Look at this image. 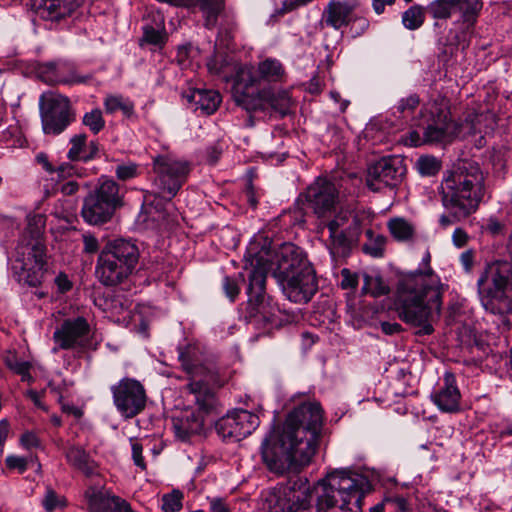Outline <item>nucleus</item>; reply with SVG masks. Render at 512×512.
Here are the masks:
<instances>
[{
    "instance_id": "f257e3e1",
    "label": "nucleus",
    "mask_w": 512,
    "mask_h": 512,
    "mask_svg": "<svg viewBox=\"0 0 512 512\" xmlns=\"http://www.w3.org/2000/svg\"><path fill=\"white\" fill-rule=\"evenodd\" d=\"M323 419L318 402L307 401L291 410L281 432H271L262 442L261 457L266 467L283 474L307 466L316 453Z\"/></svg>"
},
{
    "instance_id": "f03ea898",
    "label": "nucleus",
    "mask_w": 512,
    "mask_h": 512,
    "mask_svg": "<svg viewBox=\"0 0 512 512\" xmlns=\"http://www.w3.org/2000/svg\"><path fill=\"white\" fill-rule=\"evenodd\" d=\"M431 254L426 251L420 267L402 274L398 280L394 306L404 323L417 328L416 334L430 335L433 323L440 317L445 285L430 266Z\"/></svg>"
},
{
    "instance_id": "7ed1b4c3",
    "label": "nucleus",
    "mask_w": 512,
    "mask_h": 512,
    "mask_svg": "<svg viewBox=\"0 0 512 512\" xmlns=\"http://www.w3.org/2000/svg\"><path fill=\"white\" fill-rule=\"evenodd\" d=\"M439 189L446 211L439 223L448 227L478 210L487 194L486 177L477 163L460 161L445 171Z\"/></svg>"
},
{
    "instance_id": "20e7f679",
    "label": "nucleus",
    "mask_w": 512,
    "mask_h": 512,
    "mask_svg": "<svg viewBox=\"0 0 512 512\" xmlns=\"http://www.w3.org/2000/svg\"><path fill=\"white\" fill-rule=\"evenodd\" d=\"M178 358L182 369L188 374L187 390L193 396L198 414L191 413L186 420L174 424L176 435L186 440L190 435L200 432L204 425L203 415L217 409L216 389L224 385L217 371L200 361V352L195 345L178 348Z\"/></svg>"
},
{
    "instance_id": "39448f33",
    "label": "nucleus",
    "mask_w": 512,
    "mask_h": 512,
    "mask_svg": "<svg viewBox=\"0 0 512 512\" xmlns=\"http://www.w3.org/2000/svg\"><path fill=\"white\" fill-rule=\"evenodd\" d=\"M153 171L155 173L154 186L161 197L145 196L138 221L147 228H158L165 220L162 208V199L170 201L177 195L190 173L189 162L176 157L171 153H164L153 157Z\"/></svg>"
},
{
    "instance_id": "423d86ee",
    "label": "nucleus",
    "mask_w": 512,
    "mask_h": 512,
    "mask_svg": "<svg viewBox=\"0 0 512 512\" xmlns=\"http://www.w3.org/2000/svg\"><path fill=\"white\" fill-rule=\"evenodd\" d=\"M274 277L285 296L295 303H307L318 286L313 268L304 251L292 243H284L275 254Z\"/></svg>"
},
{
    "instance_id": "0eeeda50",
    "label": "nucleus",
    "mask_w": 512,
    "mask_h": 512,
    "mask_svg": "<svg viewBox=\"0 0 512 512\" xmlns=\"http://www.w3.org/2000/svg\"><path fill=\"white\" fill-rule=\"evenodd\" d=\"M317 484L321 488L317 512H362L363 498L371 487L365 476L345 469L328 473Z\"/></svg>"
},
{
    "instance_id": "6e6552de",
    "label": "nucleus",
    "mask_w": 512,
    "mask_h": 512,
    "mask_svg": "<svg viewBox=\"0 0 512 512\" xmlns=\"http://www.w3.org/2000/svg\"><path fill=\"white\" fill-rule=\"evenodd\" d=\"M285 75L284 66L274 58H266L256 67L240 66L233 77L232 97L238 106L252 111L259 107L261 101L256 93L271 87V84L283 82Z\"/></svg>"
},
{
    "instance_id": "1a4fd4ad",
    "label": "nucleus",
    "mask_w": 512,
    "mask_h": 512,
    "mask_svg": "<svg viewBox=\"0 0 512 512\" xmlns=\"http://www.w3.org/2000/svg\"><path fill=\"white\" fill-rule=\"evenodd\" d=\"M478 293L486 312L498 315L504 325L512 313V264L496 261L486 268L477 280Z\"/></svg>"
},
{
    "instance_id": "9d476101",
    "label": "nucleus",
    "mask_w": 512,
    "mask_h": 512,
    "mask_svg": "<svg viewBox=\"0 0 512 512\" xmlns=\"http://www.w3.org/2000/svg\"><path fill=\"white\" fill-rule=\"evenodd\" d=\"M138 259L139 251L134 243L116 239L108 243L100 253L96 274L104 285H117L133 272Z\"/></svg>"
},
{
    "instance_id": "9b49d317",
    "label": "nucleus",
    "mask_w": 512,
    "mask_h": 512,
    "mask_svg": "<svg viewBox=\"0 0 512 512\" xmlns=\"http://www.w3.org/2000/svg\"><path fill=\"white\" fill-rule=\"evenodd\" d=\"M248 271V306L249 316L265 324H273L276 321L279 308L265 293L266 276L271 269L269 260L261 254L252 256Z\"/></svg>"
},
{
    "instance_id": "f8f14e48",
    "label": "nucleus",
    "mask_w": 512,
    "mask_h": 512,
    "mask_svg": "<svg viewBox=\"0 0 512 512\" xmlns=\"http://www.w3.org/2000/svg\"><path fill=\"white\" fill-rule=\"evenodd\" d=\"M123 205V195L119 185L102 176L98 184L83 200L81 216L90 225L109 222L115 211Z\"/></svg>"
},
{
    "instance_id": "ddd939ff",
    "label": "nucleus",
    "mask_w": 512,
    "mask_h": 512,
    "mask_svg": "<svg viewBox=\"0 0 512 512\" xmlns=\"http://www.w3.org/2000/svg\"><path fill=\"white\" fill-rule=\"evenodd\" d=\"M43 132L46 135H59L75 121V112L68 97L45 92L39 99Z\"/></svg>"
},
{
    "instance_id": "4468645a",
    "label": "nucleus",
    "mask_w": 512,
    "mask_h": 512,
    "mask_svg": "<svg viewBox=\"0 0 512 512\" xmlns=\"http://www.w3.org/2000/svg\"><path fill=\"white\" fill-rule=\"evenodd\" d=\"M12 272L19 283L33 287L40 285L46 272L45 246L36 241L18 247Z\"/></svg>"
},
{
    "instance_id": "2eb2a0df",
    "label": "nucleus",
    "mask_w": 512,
    "mask_h": 512,
    "mask_svg": "<svg viewBox=\"0 0 512 512\" xmlns=\"http://www.w3.org/2000/svg\"><path fill=\"white\" fill-rule=\"evenodd\" d=\"M53 339L56 344L54 353L59 349L82 352L92 348L91 327L82 316L64 320L54 331Z\"/></svg>"
},
{
    "instance_id": "dca6fc26",
    "label": "nucleus",
    "mask_w": 512,
    "mask_h": 512,
    "mask_svg": "<svg viewBox=\"0 0 512 512\" xmlns=\"http://www.w3.org/2000/svg\"><path fill=\"white\" fill-rule=\"evenodd\" d=\"M113 402L117 410L125 418L139 414L146 404V393L143 385L132 378H123L111 387Z\"/></svg>"
},
{
    "instance_id": "f3484780",
    "label": "nucleus",
    "mask_w": 512,
    "mask_h": 512,
    "mask_svg": "<svg viewBox=\"0 0 512 512\" xmlns=\"http://www.w3.org/2000/svg\"><path fill=\"white\" fill-rule=\"evenodd\" d=\"M405 173L406 167L402 158L384 157L368 168L366 183L372 191H380L385 187H395Z\"/></svg>"
},
{
    "instance_id": "a211bd4d",
    "label": "nucleus",
    "mask_w": 512,
    "mask_h": 512,
    "mask_svg": "<svg viewBox=\"0 0 512 512\" xmlns=\"http://www.w3.org/2000/svg\"><path fill=\"white\" fill-rule=\"evenodd\" d=\"M259 417L243 409L234 410L216 422V431L223 439L240 441L259 426Z\"/></svg>"
},
{
    "instance_id": "6ab92c4d",
    "label": "nucleus",
    "mask_w": 512,
    "mask_h": 512,
    "mask_svg": "<svg viewBox=\"0 0 512 512\" xmlns=\"http://www.w3.org/2000/svg\"><path fill=\"white\" fill-rule=\"evenodd\" d=\"M303 196L318 217L330 214L339 202V191L336 185L325 178H317L306 189Z\"/></svg>"
},
{
    "instance_id": "aec40b11",
    "label": "nucleus",
    "mask_w": 512,
    "mask_h": 512,
    "mask_svg": "<svg viewBox=\"0 0 512 512\" xmlns=\"http://www.w3.org/2000/svg\"><path fill=\"white\" fill-rule=\"evenodd\" d=\"M36 75L49 85L86 83L91 78L89 75H79L71 64L62 61L39 64Z\"/></svg>"
},
{
    "instance_id": "412c9836",
    "label": "nucleus",
    "mask_w": 512,
    "mask_h": 512,
    "mask_svg": "<svg viewBox=\"0 0 512 512\" xmlns=\"http://www.w3.org/2000/svg\"><path fill=\"white\" fill-rule=\"evenodd\" d=\"M84 496L91 512H133L129 502L104 489L89 487Z\"/></svg>"
},
{
    "instance_id": "4be33fe9",
    "label": "nucleus",
    "mask_w": 512,
    "mask_h": 512,
    "mask_svg": "<svg viewBox=\"0 0 512 512\" xmlns=\"http://www.w3.org/2000/svg\"><path fill=\"white\" fill-rule=\"evenodd\" d=\"M83 0H32L36 13L44 20L60 21L70 16Z\"/></svg>"
},
{
    "instance_id": "5701e85b",
    "label": "nucleus",
    "mask_w": 512,
    "mask_h": 512,
    "mask_svg": "<svg viewBox=\"0 0 512 512\" xmlns=\"http://www.w3.org/2000/svg\"><path fill=\"white\" fill-rule=\"evenodd\" d=\"M431 398L442 412L453 413L459 410L461 394L452 373L444 374L443 385L431 395Z\"/></svg>"
},
{
    "instance_id": "b1692460",
    "label": "nucleus",
    "mask_w": 512,
    "mask_h": 512,
    "mask_svg": "<svg viewBox=\"0 0 512 512\" xmlns=\"http://www.w3.org/2000/svg\"><path fill=\"white\" fill-rule=\"evenodd\" d=\"M457 126L448 119L445 111H440L437 117L427 124L424 130L423 139L427 143L448 142L457 133Z\"/></svg>"
},
{
    "instance_id": "393cba45",
    "label": "nucleus",
    "mask_w": 512,
    "mask_h": 512,
    "mask_svg": "<svg viewBox=\"0 0 512 512\" xmlns=\"http://www.w3.org/2000/svg\"><path fill=\"white\" fill-rule=\"evenodd\" d=\"M183 96L195 111L199 110L205 115L213 114L222 101L220 93L210 89L195 88Z\"/></svg>"
},
{
    "instance_id": "a878e982",
    "label": "nucleus",
    "mask_w": 512,
    "mask_h": 512,
    "mask_svg": "<svg viewBox=\"0 0 512 512\" xmlns=\"http://www.w3.org/2000/svg\"><path fill=\"white\" fill-rule=\"evenodd\" d=\"M303 494L305 497H300L295 494L292 496L288 494L284 496H272L268 500L269 505L267 512H298L301 509L306 510L310 506V500L308 499L310 487L307 483H303Z\"/></svg>"
},
{
    "instance_id": "bb28decb",
    "label": "nucleus",
    "mask_w": 512,
    "mask_h": 512,
    "mask_svg": "<svg viewBox=\"0 0 512 512\" xmlns=\"http://www.w3.org/2000/svg\"><path fill=\"white\" fill-rule=\"evenodd\" d=\"M255 96L261 101L259 107L251 112L263 111L269 106L282 115H286L291 105V98L286 91L275 92L272 87L263 88Z\"/></svg>"
},
{
    "instance_id": "cd10ccee",
    "label": "nucleus",
    "mask_w": 512,
    "mask_h": 512,
    "mask_svg": "<svg viewBox=\"0 0 512 512\" xmlns=\"http://www.w3.org/2000/svg\"><path fill=\"white\" fill-rule=\"evenodd\" d=\"M359 231H329V251L334 259L347 257L357 239Z\"/></svg>"
},
{
    "instance_id": "c85d7f7f",
    "label": "nucleus",
    "mask_w": 512,
    "mask_h": 512,
    "mask_svg": "<svg viewBox=\"0 0 512 512\" xmlns=\"http://www.w3.org/2000/svg\"><path fill=\"white\" fill-rule=\"evenodd\" d=\"M353 6L344 1H331L324 13L325 23L335 29H339L349 22Z\"/></svg>"
},
{
    "instance_id": "c756f323",
    "label": "nucleus",
    "mask_w": 512,
    "mask_h": 512,
    "mask_svg": "<svg viewBox=\"0 0 512 512\" xmlns=\"http://www.w3.org/2000/svg\"><path fill=\"white\" fill-rule=\"evenodd\" d=\"M387 228L397 242L412 243L416 240V226L403 217H394L388 220Z\"/></svg>"
},
{
    "instance_id": "7c9ffc66",
    "label": "nucleus",
    "mask_w": 512,
    "mask_h": 512,
    "mask_svg": "<svg viewBox=\"0 0 512 512\" xmlns=\"http://www.w3.org/2000/svg\"><path fill=\"white\" fill-rule=\"evenodd\" d=\"M65 456L70 465L80 470L86 476H92L96 473V463L83 448L71 446L66 450Z\"/></svg>"
},
{
    "instance_id": "2f4dec72",
    "label": "nucleus",
    "mask_w": 512,
    "mask_h": 512,
    "mask_svg": "<svg viewBox=\"0 0 512 512\" xmlns=\"http://www.w3.org/2000/svg\"><path fill=\"white\" fill-rule=\"evenodd\" d=\"M455 11L459 14V21L466 29L473 27L482 10V0H454Z\"/></svg>"
},
{
    "instance_id": "473e14b6",
    "label": "nucleus",
    "mask_w": 512,
    "mask_h": 512,
    "mask_svg": "<svg viewBox=\"0 0 512 512\" xmlns=\"http://www.w3.org/2000/svg\"><path fill=\"white\" fill-rule=\"evenodd\" d=\"M103 106L107 114L113 115L117 112H121L127 119L135 117L134 102L122 94H108L104 98Z\"/></svg>"
},
{
    "instance_id": "72a5a7b5",
    "label": "nucleus",
    "mask_w": 512,
    "mask_h": 512,
    "mask_svg": "<svg viewBox=\"0 0 512 512\" xmlns=\"http://www.w3.org/2000/svg\"><path fill=\"white\" fill-rule=\"evenodd\" d=\"M329 231H359L360 221L351 211L341 210L327 223Z\"/></svg>"
},
{
    "instance_id": "f704fd0d",
    "label": "nucleus",
    "mask_w": 512,
    "mask_h": 512,
    "mask_svg": "<svg viewBox=\"0 0 512 512\" xmlns=\"http://www.w3.org/2000/svg\"><path fill=\"white\" fill-rule=\"evenodd\" d=\"M362 291L377 298L388 295L390 287L381 276L364 273Z\"/></svg>"
},
{
    "instance_id": "c9c22d12",
    "label": "nucleus",
    "mask_w": 512,
    "mask_h": 512,
    "mask_svg": "<svg viewBox=\"0 0 512 512\" xmlns=\"http://www.w3.org/2000/svg\"><path fill=\"white\" fill-rule=\"evenodd\" d=\"M425 20L424 9L419 5H413L408 8L402 15V23L409 30L420 28Z\"/></svg>"
},
{
    "instance_id": "e433bc0d",
    "label": "nucleus",
    "mask_w": 512,
    "mask_h": 512,
    "mask_svg": "<svg viewBox=\"0 0 512 512\" xmlns=\"http://www.w3.org/2000/svg\"><path fill=\"white\" fill-rule=\"evenodd\" d=\"M87 135L84 133L75 134L70 138V148L67 157L71 161H83L86 154Z\"/></svg>"
},
{
    "instance_id": "4c0bfd02",
    "label": "nucleus",
    "mask_w": 512,
    "mask_h": 512,
    "mask_svg": "<svg viewBox=\"0 0 512 512\" xmlns=\"http://www.w3.org/2000/svg\"><path fill=\"white\" fill-rule=\"evenodd\" d=\"M230 62L226 57L214 55L207 61V68L210 74L221 77L223 80L228 81L231 77Z\"/></svg>"
},
{
    "instance_id": "58836bf2",
    "label": "nucleus",
    "mask_w": 512,
    "mask_h": 512,
    "mask_svg": "<svg viewBox=\"0 0 512 512\" xmlns=\"http://www.w3.org/2000/svg\"><path fill=\"white\" fill-rule=\"evenodd\" d=\"M454 0H434L429 6V13L435 19H448L456 14Z\"/></svg>"
},
{
    "instance_id": "ea45409f",
    "label": "nucleus",
    "mask_w": 512,
    "mask_h": 512,
    "mask_svg": "<svg viewBox=\"0 0 512 512\" xmlns=\"http://www.w3.org/2000/svg\"><path fill=\"white\" fill-rule=\"evenodd\" d=\"M368 242L363 245V251L373 257H381L384 252L386 237L380 234L375 235L373 231L366 232Z\"/></svg>"
},
{
    "instance_id": "a19ab883",
    "label": "nucleus",
    "mask_w": 512,
    "mask_h": 512,
    "mask_svg": "<svg viewBox=\"0 0 512 512\" xmlns=\"http://www.w3.org/2000/svg\"><path fill=\"white\" fill-rule=\"evenodd\" d=\"M162 24L163 22L160 20L156 27L148 24L143 26L142 41L147 44L162 46L165 43V30Z\"/></svg>"
},
{
    "instance_id": "79ce46f5",
    "label": "nucleus",
    "mask_w": 512,
    "mask_h": 512,
    "mask_svg": "<svg viewBox=\"0 0 512 512\" xmlns=\"http://www.w3.org/2000/svg\"><path fill=\"white\" fill-rule=\"evenodd\" d=\"M82 124L93 134H98L105 127V120L99 108L86 112L82 118Z\"/></svg>"
},
{
    "instance_id": "37998d69",
    "label": "nucleus",
    "mask_w": 512,
    "mask_h": 512,
    "mask_svg": "<svg viewBox=\"0 0 512 512\" xmlns=\"http://www.w3.org/2000/svg\"><path fill=\"white\" fill-rule=\"evenodd\" d=\"M416 168L423 176H434L441 168L440 162L433 156H421L416 161Z\"/></svg>"
},
{
    "instance_id": "c03bdc74",
    "label": "nucleus",
    "mask_w": 512,
    "mask_h": 512,
    "mask_svg": "<svg viewBox=\"0 0 512 512\" xmlns=\"http://www.w3.org/2000/svg\"><path fill=\"white\" fill-rule=\"evenodd\" d=\"M4 362L6 366L15 372L18 375L22 376V379H26L27 377H30V368L31 364L27 361L20 360L17 358L16 354L9 353L5 358Z\"/></svg>"
},
{
    "instance_id": "a18cd8bd",
    "label": "nucleus",
    "mask_w": 512,
    "mask_h": 512,
    "mask_svg": "<svg viewBox=\"0 0 512 512\" xmlns=\"http://www.w3.org/2000/svg\"><path fill=\"white\" fill-rule=\"evenodd\" d=\"M183 493L173 490L162 497V510L165 512H178L182 509Z\"/></svg>"
},
{
    "instance_id": "49530a36",
    "label": "nucleus",
    "mask_w": 512,
    "mask_h": 512,
    "mask_svg": "<svg viewBox=\"0 0 512 512\" xmlns=\"http://www.w3.org/2000/svg\"><path fill=\"white\" fill-rule=\"evenodd\" d=\"M420 99L418 95L411 94L406 98H402L395 106L396 112L401 115H409L418 107Z\"/></svg>"
},
{
    "instance_id": "de8ad7c7",
    "label": "nucleus",
    "mask_w": 512,
    "mask_h": 512,
    "mask_svg": "<svg viewBox=\"0 0 512 512\" xmlns=\"http://www.w3.org/2000/svg\"><path fill=\"white\" fill-rule=\"evenodd\" d=\"M115 173L119 180L127 181L137 176L138 166L135 163L121 164L116 167Z\"/></svg>"
},
{
    "instance_id": "09e8293b",
    "label": "nucleus",
    "mask_w": 512,
    "mask_h": 512,
    "mask_svg": "<svg viewBox=\"0 0 512 512\" xmlns=\"http://www.w3.org/2000/svg\"><path fill=\"white\" fill-rule=\"evenodd\" d=\"M222 286H223L224 293L229 298V300L232 302L235 301V299L237 298V296L240 292V287H239L237 279L229 277V276H225L223 279Z\"/></svg>"
},
{
    "instance_id": "8fccbe9b",
    "label": "nucleus",
    "mask_w": 512,
    "mask_h": 512,
    "mask_svg": "<svg viewBox=\"0 0 512 512\" xmlns=\"http://www.w3.org/2000/svg\"><path fill=\"white\" fill-rule=\"evenodd\" d=\"M7 468L24 473L28 468V458L16 455H9L5 459Z\"/></svg>"
},
{
    "instance_id": "3c124183",
    "label": "nucleus",
    "mask_w": 512,
    "mask_h": 512,
    "mask_svg": "<svg viewBox=\"0 0 512 512\" xmlns=\"http://www.w3.org/2000/svg\"><path fill=\"white\" fill-rule=\"evenodd\" d=\"M341 287L343 289H356L358 286V274L352 273L349 269L344 268L341 270Z\"/></svg>"
},
{
    "instance_id": "603ef678",
    "label": "nucleus",
    "mask_w": 512,
    "mask_h": 512,
    "mask_svg": "<svg viewBox=\"0 0 512 512\" xmlns=\"http://www.w3.org/2000/svg\"><path fill=\"white\" fill-rule=\"evenodd\" d=\"M42 503L47 512H53L62 502L52 489H47Z\"/></svg>"
},
{
    "instance_id": "864d4df0",
    "label": "nucleus",
    "mask_w": 512,
    "mask_h": 512,
    "mask_svg": "<svg viewBox=\"0 0 512 512\" xmlns=\"http://www.w3.org/2000/svg\"><path fill=\"white\" fill-rule=\"evenodd\" d=\"M132 458L134 461V464L139 467L141 470L146 469V463L144 461V457L142 455L143 447L140 443L136 441H132Z\"/></svg>"
},
{
    "instance_id": "5fc2aeb1",
    "label": "nucleus",
    "mask_w": 512,
    "mask_h": 512,
    "mask_svg": "<svg viewBox=\"0 0 512 512\" xmlns=\"http://www.w3.org/2000/svg\"><path fill=\"white\" fill-rule=\"evenodd\" d=\"M21 445L26 449H32L40 446V440L34 432H25L20 438Z\"/></svg>"
},
{
    "instance_id": "6e6d98bb",
    "label": "nucleus",
    "mask_w": 512,
    "mask_h": 512,
    "mask_svg": "<svg viewBox=\"0 0 512 512\" xmlns=\"http://www.w3.org/2000/svg\"><path fill=\"white\" fill-rule=\"evenodd\" d=\"M54 172L61 178H67L78 174V168L71 163H62L57 168H54Z\"/></svg>"
},
{
    "instance_id": "4d7b16f0",
    "label": "nucleus",
    "mask_w": 512,
    "mask_h": 512,
    "mask_svg": "<svg viewBox=\"0 0 512 512\" xmlns=\"http://www.w3.org/2000/svg\"><path fill=\"white\" fill-rule=\"evenodd\" d=\"M468 238V234L462 228H456L452 234L453 244L458 248L465 246L468 242Z\"/></svg>"
},
{
    "instance_id": "13d9d810",
    "label": "nucleus",
    "mask_w": 512,
    "mask_h": 512,
    "mask_svg": "<svg viewBox=\"0 0 512 512\" xmlns=\"http://www.w3.org/2000/svg\"><path fill=\"white\" fill-rule=\"evenodd\" d=\"M84 251L87 253H95L99 249L98 240L92 234L83 235Z\"/></svg>"
},
{
    "instance_id": "bf43d9fd",
    "label": "nucleus",
    "mask_w": 512,
    "mask_h": 512,
    "mask_svg": "<svg viewBox=\"0 0 512 512\" xmlns=\"http://www.w3.org/2000/svg\"><path fill=\"white\" fill-rule=\"evenodd\" d=\"M211 512H231L223 498L214 497L209 499Z\"/></svg>"
},
{
    "instance_id": "052dcab7",
    "label": "nucleus",
    "mask_w": 512,
    "mask_h": 512,
    "mask_svg": "<svg viewBox=\"0 0 512 512\" xmlns=\"http://www.w3.org/2000/svg\"><path fill=\"white\" fill-rule=\"evenodd\" d=\"M460 263L466 272L472 270L474 264V253L472 250H466L460 255Z\"/></svg>"
},
{
    "instance_id": "680f3d73",
    "label": "nucleus",
    "mask_w": 512,
    "mask_h": 512,
    "mask_svg": "<svg viewBox=\"0 0 512 512\" xmlns=\"http://www.w3.org/2000/svg\"><path fill=\"white\" fill-rule=\"evenodd\" d=\"M381 330L386 335L398 334L402 331V326L397 322H382Z\"/></svg>"
},
{
    "instance_id": "e2e57ef3",
    "label": "nucleus",
    "mask_w": 512,
    "mask_h": 512,
    "mask_svg": "<svg viewBox=\"0 0 512 512\" xmlns=\"http://www.w3.org/2000/svg\"><path fill=\"white\" fill-rule=\"evenodd\" d=\"M85 150H86V154L84 156V162H88L97 156V154L99 152L98 143L95 141H90L89 143H86Z\"/></svg>"
},
{
    "instance_id": "0e129e2a",
    "label": "nucleus",
    "mask_w": 512,
    "mask_h": 512,
    "mask_svg": "<svg viewBox=\"0 0 512 512\" xmlns=\"http://www.w3.org/2000/svg\"><path fill=\"white\" fill-rule=\"evenodd\" d=\"M9 431V424L7 421H0V457L3 454L4 443L7 439Z\"/></svg>"
},
{
    "instance_id": "69168bd1",
    "label": "nucleus",
    "mask_w": 512,
    "mask_h": 512,
    "mask_svg": "<svg viewBox=\"0 0 512 512\" xmlns=\"http://www.w3.org/2000/svg\"><path fill=\"white\" fill-rule=\"evenodd\" d=\"M36 160L39 164H41L43 166V168L52 173L54 172V168L53 166L50 164L49 160H48V157L45 153H39L36 155Z\"/></svg>"
},
{
    "instance_id": "338daca9",
    "label": "nucleus",
    "mask_w": 512,
    "mask_h": 512,
    "mask_svg": "<svg viewBox=\"0 0 512 512\" xmlns=\"http://www.w3.org/2000/svg\"><path fill=\"white\" fill-rule=\"evenodd\" d=\"M78 190V184L75 181H69L62 186V192L65 195H72Z\"/></svg>"
},
{
    "instance_id": "774afa93",
    "label": "nucleus",
    "mask_w": 512,
    "mask_h": 512,
    "mask_svg": "<svg viewBox=\"0 0 512 512\" xmlns=\"http://www.w3.org/2000/svg\"><path fill=\"white\" fill-rule=\"evenodd\" d=\"M421 143V138L418 132L411 131L409 133V144L411 146H418Z\"/></svg>"
}]
</instances>
